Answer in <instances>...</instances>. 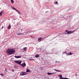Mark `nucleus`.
Wrapping results in <instances>:
<instances>
[{"instance_id": "26", "label": "nucleus", "mask_w": 79, "mask_h": 79, "mask_svg": "<svg viewBox=\"0 0 79 79\" xmlns=\"http://www.w3.org/2000/svg\"><path fill=\"white\" fill-rule=\"evenodd\" d=\"M30 37H31V38H34V36H30Z\"/></svg>"}, {"instance_id": "17", "label": "nucleus", "mask_w": 79, "mask_h": 79, "mask_svg": "<svg viewBox=\"0 0 79 79\" xmlns=\"http://www.w3.org/2000/svg\"><path fill=\"white\" fill-rule=\"evenodd\" d=\"M10 1L12 3H14V1L13 0H10Z\"/></svg>"}, {"instance_id": "18", "label": "nucleus", "mask_w": 79, "mask_h": 79, "mask_svg": "<svg viewBox=\"0 0 79 79\" xmlns=\"http://www.w3.org/2000/svg\"><path fill=\"white\" fill-rule=\"evenodd\" d=\"M0 75L1 76H4V74H3L2 73H1V74H0Z\"/></svg>"}, {"instance_id": "33", "label": "nucleus", "mask_w": 79, "mask_h": 79, "mask_svg": "<svg viewBox=\"0 0 79 79\" xmlns=\"http://www.w3.org/2000/svg\"><path fill=\"white\" fill-rule=\"evenodd\" d=\"M3 27H2V29H3Z\"/></svg>"}, {"instance_id": "32", "label": "nucleus", "mask_w": 79, "mask_h": 79, "mask_svg": "<svg viewBox=\"0 0 79 79\" xmlns=\"http://www.w3.org/2000/svg\"><path fill=\"white\" fill-rule=\"evenodd\" d=\"M5 71H6V69H5Z\"/></svg>"}, {"instance_id": "2", "label": "nucleus", "mask_w": 79, "mask_h": 79, "mask_svg": "<svg viewBox=\"0 0 79 79\" xmlns=\"http://www.w3.org/2000/svg\"><path fill=\"white\" fill-rule=\"evenodd\" d=\"M14 61L16 63H17V64H19L20 65H21V63L22 62V61L19 60H14Z\"/></svg>"}, {"instance_id": "34", "label": "nucleus", "mask_w": 79, "mask_h": 79, "mask_svg": "<svg viewBox=\"0 0 79 79\" xmlns=\"http://www.w3.org/2000/svg\"><path fill=\"white\" fill-rule=\"evenodd\" d=\"M41 69H43L42 68Z\"/></svg>"}, {"instance_id": "25", "label": "nucleus", "mask_w": 79, "mask_h": 79, "mask_svg": "<svg viewBox=\"0 0 79 79\" xmlns=\"http://www.w3.org/2000/svg\"><path fill=\"white\" fill-rule=\"evenodd\" d=\"M11 8L13 10L14 7H13L12 6H11Z\"/></svg>"}, {"instance_id": "23", "label": "nucleus", "mask_w": 79, "mask_h": 79, "mask_svg": "<svg viewBox=\"0 0 79 79\" xmlns=\"http://www.w3.org/2000/svg\"><path fill=\"white\" fill-rule=\"evenodd\" d=\"M57 3H58V2H57V1H56V2H55V4H56V5L57 4Z\"/></svg>"}, {"instance_id": "21", "label": "nucleus", "mask_w": 79, "mask_h": 79, "mask_svg": "<svg viewBox=\"0 0 79 79\" xmlns=\"http://www.w3.org/2000/svg\"><path fill=\"white\" fill-rule=\"evenodd\" d=\"M62 53H63V54H64V53H66V51L63 52H62Z\"/></svg>"}, {"instance_id": "3", "label": "nucleus", "mask_w": 79, "mask_h": 79, "mask_svg": "<svg viewBox=\"0 0 79 79\" xmlns=\"http://www.w3.org/2000/svg\"><path fill=\"white\" fill-rule=\"evenodd\" d=\"M26 75V72H22L21 73H20L21 76H24V75Z\"/></svg>"}, {"instance_id": "30", "label": "nucleus", "mask_w": 79, "mask_h": 79, "mask_svg": "<svg viewBox=\"0 0 79 79\" xmlns=\"http://www.w3.org/2000/svg\"><path fill=\"white\" fill-rule=\"evenodd\" d=\"M12 71H13V72H14V71H15L14 70H13Z\"/></svg>"}, {"instance_id": "1", "label": "nucleus", "mask_w": 79, "mask_h": 79, "mask_svg": "<svg viewBox=\"0 0 79 79\" xmlns=\"http://www.w3.org/2000/svg\"><path fill=\"white\" fill-rule=\"evenodd\" d=\"M16 51L13 48H9L6 51V52L7 55H13V54H15Z\"/></svg>"}, {"instance_id": "31", "label": "nucleus", "mask_w": 79, "mask_h": 79, "mask_svg": "<svg viewBox=\"0 0 79 79\" xmlns=\"http://www.w3.org/2000/svg\"><path fill=\"white\" fill-rule=\"evenodd\" d=\"M34 60L33 59H31V60Z\"/></svg>"}, {"instance_id": "5", "label": "nucleus", "mask_w": 79, "mask_h": 79, "mask_svg": "<svg viewBox=\"0 0 79 79\" xmlns=\"http://www.w3.org/2000/svg\"><path fill=\"white\" fill-rule=\"evenodd\" d=\"M20 65H21V66H22V67H25V66H26V63H24L23 64H21Z\"/></svg>"}, {"instance_id": "27", "label": "nucleus", "mask_w": 79, "mask_h": 79, "mask_svg": "<svg viewBox=\"0 0 79 79\" xmlns=\"http://www.w3.org/2000/svg\"><path fill=\"white\" fill-rule=\"evenodd\" d=\"M56 63H60V61H56Z\"/></svg>"}, {"instance_id": "37", "label": "nucleus", "mask_w": 79, "mask_h": 79, "mask_svg": "<svg viewBox=\"0 0 79 79\" xmlns=\"http://www.w3.org/2000/svg\"><path fill=\"white\" fill-rule=\"evenodd\" d=\"M76 75H77V74H75V75L76 76Z\"/></svg>"}, {"instance_id": "9", "label": "nucleus", "mask_w": 79, "mask_h": 79, "mask_svg": "<svg viewBox=\"0 0 79 79\" xmlns=\"http://www.w3.org/2000/svg\"><path fill=\"white\" fill-rule=\"evenodd\" d=\"M55 73H47L48 75H52V74H54Z\"/></svg>"}, {"instance_id": "39", "label": "nucleus", "mask_w": 79, "mask_h": 79, "mask_svg": "<svg viewBox=\"0 0 79 79\" xmlns=\"http://www.w3.org/2000/svg\"><path fill=\"white\" fill-rule=\"evenodd\" d=\"M46 54L47 55V53Z\"/></svg>"}, {"instance_id": "22", "label": "nucleus", "mask_w": 79, "mask_h": 79, "mask_svg": "<svg viewBox=\"0 0 79 79\" xmlns=\"http://www.w3.org/2000/svg\"><path fill=\"white\" fill-rule=\"evenodd\" d=\"M19 23H17V26H19Z\"/></svg>"}, {"instance_id": "36", "label": "nucleus", "mask_w": 79, "mask_h": 79, "mask_svg": "<svg viewBox=\"0 0 79 79\" xmlns=\"http://www.w3.org/2000/svg\"><path fill=\"white\" fill-rule=\"evenodd\" d=\"M21 31H22V29H21Z\"/></svg>"}, {"instance_id": "14", "label": "nucleus", "mask_w": 79, "mask_h": 79, "mask_svg": "<svg viewBox=\"0 0 79 79\" xmlns=\"http://www.w3.org/2000/svg\"><path fill=\"white\" fill-rule=\"evenodd\" d=\"M35 58H38V57H39V54H37L35 55Z\"/></svg>"}, {"instance_id": "12", "label": "nucleus", "mask_w": 79, "mask_h": 79, "mask_svg": "<svg viewBox=\"0 0 79 79\" xmlns=\"http://www.w3.org/2000/svg\"><path fill=\"white\" fill-rule=\"evenodd\" d=\"M7 29H11V25L10 24L9 26L7 27Z\"/></svg>"}, {"instance_id": "20", "label": "nucleus", "mask_w": 79, "mask_h": 79, "mask_svg": "<svg viewBox=\"0 0 79 79\" xmlns=\"http://www.w3.org/2000/svg\"><path fill=\"white\" fill-rule=\"evenodd\" d=\"M18 12L19 13V15H21V12H20L19 11Z\"/></svg>"}, {"instance_id": "35", "label": "nucleus", "mask_w": 79, "mask_h": 79, "mask_svg": "<svg viewBox=\"0 0 79 79\" xmlns=\"http://www.w3.org/2000/svg\"><path fill=\"white\" fill-rule=\"evenodd\" d=\"M56 54H57V53H56Z\"/></svg>"}, {"instance_id": "16", "label": "nucleus", "mask_w": 79, "mask_h": 79, "mask_svg": "<svg viewBox=\"0 0 79 79\" xmlns=\"http://www.w3.org/2000/svg\"><path fill=\"white\" fill-rule=\"evenodd\" d=\"M54 70L55 71H58L59 72H61V71L60 70H56V69H55Z\"/></svg>"}, {"instance_id": "24", "label": "nucleus", "mask_w": 79, "mask_h": 79, "mask_svg": "<svg viewBox=\"0 0 79 79\" xmlns=\"http://www.w3.org/2000/svg\"><path fill=\"white\" fill-rule=\"evenodd\" d=\"M15 10H16V11H17V12H19V11H18L17 9H16Z\"/></svg>"}, {"instance_id": "11", "label": "nucleus", "mask_w": 79, "mask_h": 79, "mask_svg": "<svg viewBox=\"0 0 79 79\" xmlns=\"http://www.w3.org/2000/svg\"><path fill=\"white\" fill-rule=\"evenodd\" d=\"M29 72H31V70L29 69H27L26 72L27 73H29Z\"/></svg>"}, {"instance_id": "29", "label": "nucleus", "mask_w": 79, "mask_h": 79, "mask_svg": "<svg viewBox=\"0 0 79 79\" xmlns=\"http://www.w3.org/2000/svg\"><path fill=\"white\" fill-rule=\"evenodd\" d=\"M13 10H16V8H15V7H14V9Z\"/></svg>"}, {"instance_id": "13", "label": "nucleus", "mask_w": 79, "mask_h": 79, "mask_svg": "<svg viewBox=\"0 0 79 79\" xmlns=\"http://www.w3.org/2000/svg\"><path fill=\"white\" fill-rule=\"evenodd\" d=\"M27 49V47H25L23 48V50L24 52H26V50Z\"/></svg>"}, {"instance_id": "8", "label": "nucleus", "mask_w": 79, "mask_h": 79, "mask_svg": "<svg viewBox=\"0 0 79 79\" xmlns=\"http://www.w3.org/2000/svg\"><path fill=\"white\" fill-rule=\"evenodd\" d=\"M15 57L16 58H21V56H15Z\"/></svg>"}, {"instance_id": "6", "label": "nucleus", "mask_w": 79, "mask_h": 79, "mask_svg": "<svg viewBox=\"0 0 79 79\" xmlns=\"http://www.w3.org/2000/svg\"><path fill=\"white\" fill-rule=\"evenodd\" d=\"M74 32V31H68L67 33H66V34H72V33H73Z\"/></svg>"}, {"instance_id": "7", "label": "nucleus", "mask_w": 79, "mask_h": 79, "mask_svg": "<svg viewBox=\"0 0 79 79\" xmlns=\"http://www.w3.org/2000/svg\"><path fill=\"white\" fill-rule=\"evenodd\" d=\"M72 54H74V53H72L71 52L69 53H66L67 55H72Z\"/></svg>"}, {"instance_id": "4", "label": "nucleus", "mask_w": 79, "mask_h": 79, "mask_svg": "<svg viewBox=\"0 0 79 79\" xmlns=\"http://www.w3.org/2000/svg\"><path fill=\"white\" fill-rule=\"evenodd\" d=\"M59 77H60V79H69V78H68L62 77V75H59Z\"/></svg>"}, {"instance_id": "10", "label": "nucleus", "mask_w": 79, "mask_h": 79, "mask_svg": "<svg viewBox=\"0 0 79 79\" xmlns=\"http://www.w3.org/2000/svg\"><path fill=\"white\" fill-rule=\"evenodd\" d=\"M42 38H38V40L39 42H41L42 40Z\"/></svg>"}, {"instance_id": "40", "label": "nucleus", "mask_w": 79, "mask_h": 79, "mask_svg": "<svg viewBox=\"0 0 79 79\" xmlns=\"http://www.w3.org/2000/svg\"><path fill=\"white\" fill-rule=\"evenodd\" d=\"M46 13H47V12H46Z\"/></svg>"}, {"instance_id": "15", "label": "nucleus", "mask_w": 79, "mask_h": 79, "mask_svg": "<svg viewBox=\"0 0 79 79\" xmlns=\"http://www.w3.org/2000/svg\"><path fill=\"white\" fill-rule=\"evenodd\" d=\"M3 11H2L0 13V16H2V14H3Z\"/></svg>"}, {"instance_id": "38", "label": "nucleus", "mask_w": 79, "mask_h": 79, "mask_svg": "<svg viewBox=\"0 0 79 79\" xmlns=\"http://www.w3.org/2000/svg\"><path fill=\"white\" fill-rule=\"evenodd\" d=\"M52 50H53L52 49Z\"/></svg>"}, {"instance_id": "19", "label": "nucleus", "mask_w": 79, "mask_h": 79, "mask_svg": "<svg viewBox=\"0 0 79 79\" xmlns=\"http://www.w3.org/2000/svg\"><path fill=\"white\" fill-rule=\"evenodd\" d=\"M23 34V33H18L17 34L18 35L19 34V35H22V34Z\"/></svg>"}, {"instance_id": "28", "label": "nucleus", "mask_w": 79, "mask_h": 79, "mask_svg": "<svg viewBox=\"0 0 79 79\" xmlns=\"http://www.w3.org/2000/svg\"><path fill=\"white\" fill-rule=\"evenodd\" d=\"M68 32V31L67 30H66L65 31V32Z\"/></svg>"}]
</instances>
